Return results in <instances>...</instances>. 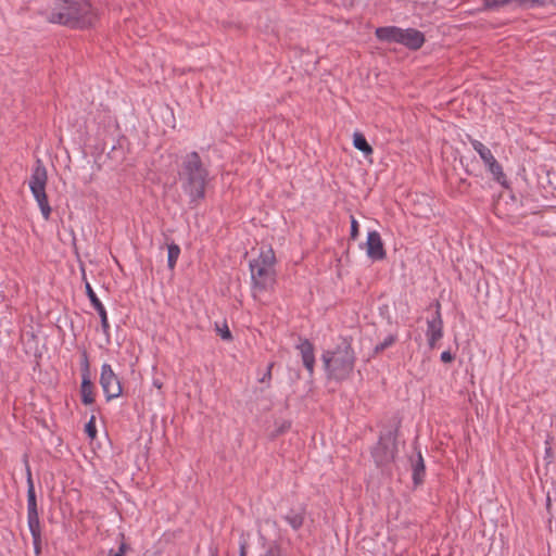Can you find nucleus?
<instances>
[{
  "label": "nucleus",
  "mask_w": 556,
  "mask_h": 556,
  "mask_svg": "<svg viewBox=\"0 0 556 556\" xmlns=\"http://www.w3.org/2000/svg\"><path fill=\"white\" fill-rule=\"evenodd\" d=\"M48 21L74 29H86L96 24L98 13L89 0H56Z\"/></svg>",
  "instance_id": "nucleus-1"
},
{
  "label": "nucleus",
  "mask_w": 556,
  "mask_h": 556,
  "mask_svg": "<svg viewBox=\"0 0 556 556\" xmlns=\"http://www.w3.org/2000/svg\"><path fill=\"white\" fill-rule=\"evenodd\" d=\"M352 343V337H341L340 342L333 349L326 350L321 354L328 380L342 382L352 376L357 359Z\"/></svg>",
  "instance_id": "nucleus-2"
},
{
  "label": "nucleus",
  "mask_w": 556,
  "mask_h": 556,
  "mask_svg": "<svg viewBox=\"0 0 556 556\" xmlns=\"http://www.w3.org/2000/svg\"><path fill=\"white\" fill-rule=\"evenodd\" d=\"M179 178L184 192L190 199V204L198 206L205 199L208 169L197 151L189 152L182 157Z\"/></svg>",
  "instance_id": "nucleus-3"
},
{
  "label": "nucleus",
  "mask_w": 556,
  "mask_h": 556,
  "mask_svg": "<svg viewBox=\"0 0 556 556\" xmlns=\"http://www.w3.org/2000/svg\"><path fill=\"white\" fill-rule=\"evenodd\" d=\"M275 264L276 255L271 247L261 248L257 258L250 262L254 299L274 290L277 281Z\"/></svg>",
  "instance_id": "nucleus-4"
},
{
  "label": "nucleus",
  "mask_w": 556,
  "mask_h": 556,
  "mask_svg": "<svg viewBox=\"0 0 556 556\" xmlns=\"http://www.w3.org/2000/svg\"><path fill=\"white\" fill-rule=\"evenodd\" d=\"M378 40L401 43L409 50H418L426 41L424 33L416 28H400L396 26L378 27L375 30Z\"/></svg>",
  "instance_id": "nucleus-5"
},
{
  "label": "nucleus",
  "mask_w": 556,
  "mask_h": 556,
  "mask_svg": "<svg viewBox=\"0 0 556 556\" xmlns=\"http://www.w3.org/2000/svg\"><path fill=\"white\" fill-rule=\"evenodd\" d=\"M48 181V174L43 163L37 160L35 167L33 168L31 176L29 179L30 191L36 199L42 217L45 220H49L52 208L49 204L48 195L46 193V186Z\"/></svg>",
  "instance_id": "nucleus-6"
},
{
  "label": "nucleus",
  "mask_w": 556,
  "mask_h": 556,
  "mask_svg": "<svg viewBox=\"0 0 556 556\" xmlns=\"http://www.w3.org/2000/svg\"><path fill=\"white\" fill-rule=\"evenodd\" d=\"M396 452V431H388L379 437L371 450V456L378 467H383L394 460Z\"/></svg>",
  "instance_id": "nucleus-7"
},
{
  "label": "nucleus",
  "mask_w": 556,
  "mask_h": 556,
  "mask_svg": "<svg viewBox=\"0 0 556 556\" xmlns=\"http://www.w3.org/2000/svg\"><path fill=\"white\" fill-rule=\"evenodd\" d=\"M469 142L473 150L479 154L488 170L492 174L493 179L504 187H508L506 175L503 172L502 165L496 161L493 153L482 142L468 136Z\"/></svg>",
  "instance_id": "nucleus-8"
},
{
  "label": "nucleus",
  "mask_w": 556,
  "mask_h": 556,
  "mask_svg": "<svg viewBox=\"0 0 556 556\" xmlns=\"http://www.w3.org/2000/svg\"><path fill=\"white\" fill-rule=\"evenodd\" d=\"M100 384L106 397V401L117 399L123 393L122 382L118 376L113 371L110 364L101 366Z\"/></svg>",
  "instance_id": "nucleus-9"
},
{
  "label": "nucleus",
  "mask_w": 556,
  "mask_h": 556,
  "mask_svg": "<svg viewBox=\"0 0 556 556\" xmlns=\"http://www.w3.org/2000/svg\"><path fill=\"white\" fill-rule=\"evenodd\" d=\"M435 312L431 319L427 320V341L430 349L437 346L438 341L443 337V319L441 316V304L435 301Z\"/></svg>",
  "instance_id": "nucleus-10"
},
{
  "label": "nucleus",
  "mask_w": 556,
  "mask_h": 556,
  "mask_svg": "<svg viewBox=\"0 0 556 556\" xmlns=\"http://www.w3.org/2000/svg\"><path fill=\"white\" fill-rule=\"evenodd\" d=\"M83 279L85 280L86 295L88 296L92 307L97 311L101 321V329L103 333L109 338L110 336V324L108 319L106 309L98 299L96 292L91 288L90 283L86 280L85 269H83Z\"/></svg>",
  "instance_id": "nucleus-11"
},
{
  "label": "nucleus",
  "mask_w": 556,
  "mask_h": 556,
  "mask_svg": "<svg viewBox=\"0 0 556 556\" xmlns=\"http://www.w3.org/2000/svg\"><path fill=\"white\" fill-rule=\"evenodd\" d=\"M367 256L372 261H382L387 256L381 236L378 231L372 230L367 235L366 241Z\"/></svg>",
  "instance_id": "nucleus-12"
},
{
  "label": "nucleus",
  "mask_w": 556,
  "mask_h": 556,
  "mask_svg": "<svg viewBox=\"0 0 556 556\" xmlns=\"http://www.w3.org/2000/svg\"><path fill=\"white\" fill-rule=\"evenodd\" d=\"M296 350L300 352L302 362L309 376H313L315 368V348L308 339L300 338Z\"/></svg>",
  "instance_id": "nucleus-13"
},
{
  "label": "nucleus",
  "mask_w": 556,
  "mask_h": 556,
  "mask_svg": "<svg viewBox=\"0 0 556 556\" xmlns=\"http://www.w3.org/2000/svg\"><path fill=\"white\" fill-rule=\"evenodd\" d=\"M410 463L413 471V482L415 485H419L424 482L426 475V466L420 451L417 452L415 458H410Z\"/></svg>",
  "instance_id": "nucleus-14"
},
{
  "label": "nucleus",
  "mask_w": 556,
  "mask_h": 556,
  "mask_svg": "<svg viewBox=\"0 0 556 556\" xmlns=\"http://www.w3.org/2000/svg\"><path fill=\"white\" fill-rule=\"evenodd\" d=\"M283 519L288 522V525L294 530H300L305 520V508L302 507L299 510L290 509L287 515L283 516Z\"/></svg>",
  "instance_id": "nucleus-15"
},
{
  "label": "nucleus",
  "mask_w": 556,
  "mask_h": 556,
  "mask_svg": "<svg viewBox=\"0 0 556 556\" xmlns=\"http://www.w3.org/2000/svg\"><path fill=\"white\" fill-rule=\"evenodd\" d=\"M94 384L91 380H81L80 384V396L84 405H90L94 403Z\"/></svg>",
  "instance_id": "nucleus-16"
},
{
  "label": "nucleus",
  "mask_w": 556,
  "mask_h": 556,
  "mask_svg": "<svg viewBox=\"0 0 556 556\" xmlns=\"http://www.w3.org/2000/svg\"><path fill=\"white\" fill-rule=\"evenodd\" d=\"M353 146L357 150L362 151L366 156L372 154L374 152L372 147L368 143L365 136L359 131H356L353 135Z\"/></svg>",
  "instance_id": "nucleus-17"
},
{
  "label": "nucleus",
  "mask_w": 556,
  "mask_h": 556,
  "mask_svg": "<svg viewBox=\"0 0 556 556\" xmlns=\"http://www.w3.org/2000/svg\"><path fill=\"white\" fill-rule=\"evenodd\" d=\"M38 507L36 500V492L34 483H30V488H27V516H38Z\"/></svg>",
  "instance_id": "nucleus-18"
},
{
  "label": "nucleus",
  "mask_w": 556,
  "mask_h": 556,
  "mask_svg": "<svg viewBox=\"0 0 556 556\" xmlns=\"http://www.w3.org/2000/svg\"><path fill=\"white\" fill-rule=\"evenodd\" d=\"M167 266L170 270H173L180 255V247L177 243L172 242L167 244Z\"/></svg>",
  "instance_id": "nucleus-19"
},
{
  "label": "nucleus",
  "mask_w": 556,
  "mask_h": 556,
  "mask_svg": "<svg viewBox=\"0 0 556 556\" xmlns=\"http://www.w3.org/2000/svg\"><path fill=\"white\" fill-rule=\"evenodd\" d=\"M81 380H91L89 354L86 349L80 352Z\"/></svg>",
  "instance_id": "nucleus-20"
},
{
  "label": "nucleus",
  "mask_w": 556,
  "mask_h": 556,
  "mask_svg": "<svg viewBox=\"0 0 556 556\" xmlns=\"http://www.w3.org/2000/svg\"><path fill=\"white\" fill-rule=\"evenodd\" d=\"M27 523L33 539H41V527L39 515L38 516H27Z\"/></svg>",
  "instance_id": "nucleus-21"
},
{
  "label": "nucleus",
  "mask_w": 556,
  "mask_h": 556,
  "mask_svg": "<svg viewBox=\"0 0 556 556\" xmlns=\"http://www.w3.org/2000/svg\"><path fill=\"white\" fill-rule=\"evenodd\" d=\"M397 341V334L391 333L384 338L382 342L374 348V356L381 354L384 350L392 346Z\"/></svg>",
  "instance_id": "nucleus-22"
},
{
  "label": "nucleus",
  "mask_w": 556,
  "mask_h": 556,
  "mask_svg": "<svg viewBox=\"0 0 556 556\" xmlns=\"http://www.w3.org/2000/svg\"><path fill=\"white\" fill-rule=\"evenodd\" d=\"M263 556H287V554L278 541H273L266 546Z\"/></svg>",
  "instance_id": "nucleus-23"
},
{
  "label": "nucleus",
  "mask_w": 556,
  "mask_h": 556,
  "mask_svg": "<svg viewBox=\"0 0 556 556\" xmlns=\"http://www.w3.org/2000/svg\"><path fill=\"white\" fill-rule=\"evenodd\" d=\"M514 2V0H483V9L492 10L505 7L509 3Z\"/></svg>",
  "instance_id": "nucleus-24"
},
{
  "label": "nucleus",
  "mask_w": 556,
  "mask_h": 556,
  "mask_svg": "<svg viewBox=\"0 0 556 556\" xmlns=\"http://www.w3.org/2000/svg\"><path fill=\"white\" fill-rule=\"evenodd\" d=\"M514 2H517L519 7L525 9H532L543 5V0H514Z\"/></svg>",
  "instance_id": "nucleus-25"
},
{
  "label": "nucleus",
  "mask_w": 556,
  "mask_h": 556,
  "mask_svg": "<svg viewBox=\"0 0 556 556\" xmlns=\"http://www.w3.org/2000/svg\"><path fill=\"white\" fill-rule=\"evenodd\" d=\"M85 432L91 439H94L97 435V428L94 422V417L92 416L90 420L85 426Z\"/></svg>",
  "instance_id": "nucleus-26"
},
{
  "label": "nucleus",
  "mask_w": 556,
  "mask_h": 556,
  "mask_svg": "<svg viewBox=\"0 0 556 556\" xmlns=\"http://www.w3.org/2000/svg\"><path fill=\"white\" fill-rule=\"evenodd\" d=\"M358 223L357 220L355 219V217L353 215H351V232H350V236H351V239L352 240H356V238L358 237Z\"/></svg>",
  "instance_id": "nucleus-27"
},
{
  "label": "nucleus",
  "mask_w": 556,
  "mask_h": 556,
  "mask_svg": "<svg viewBox=\"0 0 556 556\" xmlns=\"http://www.w3.org/2000/svg\"><path fill=\"white\" fill-rule=\"evenodd\" d=\"M291 427V424L288 422V421H283L275 431V433L273 434V438H276L282 433H285L286 431H288Z\"/></svg>",
  "instance_id": "nucleus-28"
},
{
  "label": "nucleus",
  "mask_w": 556,
  "mask_h": 556,
  "mask_svg": "<svg viewBox=\"0 0 556 556\" xmlns=\"http://www.w3.org/2000/svg\"><path fill=\"white\" fill-rule=\"evenodd\" d=\"M274 363H269L268 366H267V369H266V372L263 375V377L260 379V382L264 383V382H267L269 383L270 379H271V370H273V367H274Z\"/></svg>",
  "instance_id": "nucleus-29"
},
{
  "label": "nucleus",
  "mask_w": 556,
  "mask_h": 556,
  "mask_svg": "<svg viewBox=\"0 0 556 556\" xmlns=\"http://www.w3.org/2000/svg\"><path fill=\"white\" fill-rule=\"evenodd\" d=\"M440 358L443 363H452L455 359V355L450 351H444L441 353Z\"/></svg>",
  "instance_id": "nucleus-30"
},
{
  "label": "nucleus",
  "mask_w": 556,
  "mask_h": 556,
  "mask_svg": "<svg viewBox=\"0 0 556 556\" xmlns=\"http://www.w3.org/2000/svg\"><path fill=\"white\" fill-rule=\"evenodd\" d=\"M218 330H219L222 339H224V340H231L232 339L231 332H230V330H229L227 325H225L223 329H218Z\"/></svg>",
  "instance_id": "nucleus-31"
},
{
  "label": "nucleus",
  "mask_w": 556,
  "mask_h": 556,
  "mask_svg": "<svg viewBox=\"0 0 556 556\" xmlns=\"http://www.w3.org/2000/svg\"><path fill=\"white\" fill-rule=\"evenodd\" d=\"M33 544H34V551H35V554L36 555H40L41 554V544H42V538L41 539H33Z\"/></svg>",
  "instance_id": "nucleus-32"
},
{
  "label": "nucleus",
  "mask_w": 556,
  "mask_h": 556,
  "mask_svg": "<svg viewBox=\"0 0 556 556\" xmlns=\"http://www.w3.org/2000/svg\"><path fill=\"white\" fill-rule=\"evenodd\" d=\"M26 481H27V488H30V483H34L31 470L27 463H26Z\"/></svg>",
  "instance_id": "nucleus-33"
},
{
  "label": "nucleus",
  "mask_w": 556,
  "mask_h": 556,
  "mask_svg": "<svg viewBox=\"0 0 556 556\" xmlns=\"http://www.w3.org/2000/svg\"><path fill=\"white\" fill-rule=\"evenodd\" d=\"M247 554H248V543H247V541H242L240 543L239 556H247Z\"/></svg>",
  "instance_id": "nucleus-34"
},
{
  "label": "nucleus",
  "mask_w": 556,
  "mask_h": 556,
  "mask_svg": "<svg viewBox=\"0 0 556 556\" xmlns=\"http://www.w3.org/2000/svg\"><path fill=\"white\" fill-rule=\"evenodd\" d=\"M128 549H129L128 544L125 543V542H122L119 547H118L117 553L121 554V556H124Z\"/></svg>",
  "instance_id": "nucleus-35"
},
{
  "label": "nucleus",
  "mask_w": 556,
  "mask_h": 556,
  "mask_svg": "<svg viewBox=\"0 0 556 556\" xmlns=\"http://www.w3.org/2000/svg\"><path fill=\"white\" fill-rule=\"evenodd\" d=\"M551 508H552V500H551V496L547 495V497H546V509H547V511H549Z\"/></svg>",
  "instance_id": "nucleus-36"
},
{
  "label": "nucleus",
  "mask_w": 556,
  "mask_h": 556,
  "mask_svg": "<svg viewBox=\"0 0 556 556\" xmlns=\"http://www.w3.org/2000/svg\"><path fill=\"white\" fill-rule=\"evenodd\" d=\"M108 556H121L117 552H114L113 549H110Z\"/></svg>",
  "instance_id": "nucleus-37"
},
{
  "label": "nucleus",
  "mask_w": 556,
  "mask_h": 556,
  "mask_svg": "<svg viewBox=\"0 0 556 556\" xmlns=\"http://www.w3.org/2000/svg\"><path fill=\"white\" fill-rule=\"evenodd\" d=\"M460 184L462 185H468L467 181L465 179H460Z\"/></svg>",
  "instance_id": "nucleus-38"
}]
</instances>
